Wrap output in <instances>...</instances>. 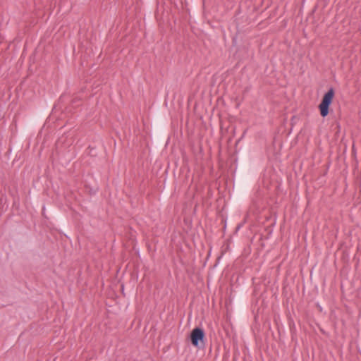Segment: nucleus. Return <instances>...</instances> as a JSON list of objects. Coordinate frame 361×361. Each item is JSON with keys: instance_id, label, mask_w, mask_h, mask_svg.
<instances>
[{"instance_id": "f257e3e1", "label": "nucleus", "mask_w": 361, "mask_h": 361, "mask_svg": "<svg viewBox=\"0 0 361 361\" xmlns=\"http://www.w3.org/2000/svg\"><path fill=\"white\" fill-rule=\"evenodd\" d=\"M335 95L334 90L331 88L324 94L321 103L319 105V110L322 117H326L329 113V106L331 104Z\"/></svg>"}, {"instance_id": "f03ea898", "label": "nucleus", "mask_w": 361, "mask_h": 361, "mask_svg": "<svg viewBox=\"0 0 361 361\" xmlns=\"http://www.w3.org/2000/svg\"><path fill=\"white\" fill-rule=\"evenodd\" d=\"M204 338V333L202 329L195 328L194 329L190 334V339L192 344L194 346H199L200 343H203Z\"/></svg>"}]
</instances>
